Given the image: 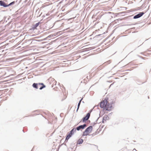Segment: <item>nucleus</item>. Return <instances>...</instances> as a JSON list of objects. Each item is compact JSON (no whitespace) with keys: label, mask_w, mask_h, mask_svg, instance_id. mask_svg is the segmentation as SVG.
<instances>
[{"label":"nucleus","mask_w":151,"mask_h":151,"mask_svg":"<svg viewBox=\"0 0 151 151\" xmlns=\"http://www.w3.org/2000/svg\"><path fill=\"white\" fill-rule=\"evenodd\" d=\"M93 129V127L92 126H90L88 127L86 129V135H88L92 132Z\"/></svg>","instance_id":"3"},{"label":"nucleus","mask_w":151,"mask_h":151,"mask_svg":"<svg viewBox=\"0 0 151 151\" xmlns=\"http://www.w3.org/2000/svg\"><path fill=\"white\" fill-rule=\"evenodd\" d=\"M82 103H84V101H82Z\"/></svg>","instance_id":"23"},{"label":"nucleus","mask_w":151,"mask_h":151,"mask_svg":"<svg viewBox=\"0 0 151 151\" xmlns=\"http://www.w3.org/2000/svg\"><path fill=\"white\" fill-rule=\"evenodd\" d=\"M83 142V140L81 139H79L77 142V145L82 144Z\"/></svg>","instance_id":"9"},{"label":"nucleus","mask_w":151,"mask_h":151,"mask_svg":"<svg viewBox=\"0 0 151 151\" xmlns=\"http://www.w3.org/2000/svg\"><path fill=\"white\" fill-rule=\"evenodd\" d=\"M0 6H3L4 7H8L7 4L5 3L3 1H0Z\"/></svg>","instance_id":"6"},{"label":"nucleus","mask_w":151,"mask_h":151,"mask_svg":"<svg viewBox=\"0 0 151 151\" xmlns=\"http://www.w3.org/2000/svg\"><path fill=\"white\" fill-rule=\"evenodd\" d=\"M85 128V123L83 125H80L78 127H76V128H75V132L76 130L79 131L81 129H83Z\"/></svg>","instance_id":"4"},{"label":"nucleus","mask_w":151,"mask_h":151,"mask_svg":"<svg viewBox=\"0 0 151 151\" xmlns=\"http://www.w3.org/2000/svg\"><path fill=\"white\" fill-rule=\"evenodd\" d=\"M91 111H90L86 115V120H88L89 118Z\"/></svg>","instance_id":"10"},{"label":"nucleus","mask_w":151,"mask_h":151,"mask_svg":"<svg viewBox=\"0 0 151 151\" xmlns=\"http://www.w3.org/2000/svg\"><path fill=\"white\" fill-rule=\"evenodd\" d=\"M46 87V86L45 85L42 86L39 88L40 90H41Z\"/></svg>","instance_id":"14"},{"label":"nucleus","mask_w":151,"mask_h":151,"mask_svg":"<svg viewBox=\"0 0 151 151\" xmlns=\"http://www.w3.org/2000/svg\"><path fill=\"white\" fill-rule=\"evenodd\" d=\"M144 13L143 12H140L139 14L135 15L134 17V19H135L140 17L144 14Z\"/></svg>","instance_id":"7"},{"label":"nucleus","mask_w":151,"mask_h":151,"mask_svg":"<svg viewBox=\"0 0 151 151\" xmlns=\"http://www.w3.org/2000/svg\"><path fill=\"white\" fill-rule=\"evenodd\" d=\"M109 118L107 115H105L103 117V122L104 123L107 120H109Z\"/></svg>","instance_id":"8"},{"label":"nucleus","mask_w":151,"mask_h":151,"mask_svg":"<svg viewBox=\"0 0 151 151\" xmlns=\"http://www.w3.org/2000/svg\"><path fill=\"white\" fill-rule=\"evenodd\" d=\"M75 132V128H73L67 133L66 135L65 142H67L68 140L72 137Z\"/></svg>","instance_id":"2"},{"label":"nucleus","mask_w":151,"mask_h":151,"mask_svg":"<svg viewBox=\"0 0 151 151\" xmlns=\"http://www.w3.org/2000/svg\"><path fill=\"white\" fill-rule=\"evenodd\" d=\"M83 136H85V131H83V134H82Z\"/></svg>","instance_id":"17"},{"label":"nucleus","mask_w":151,"mask_h":151,"mask_svg":"<svg viewBox=\"0 0 151 151\" xmlns=\"http://www.w3.org/2000/svg\"><path fill=\"white\" fill-rule=\"evenodd\" d=\"M78 70H84V68H82L80 69H79Z\"/></svg>","instance_id":"18"},{"label":"nucleus","mask_w":151,"mask_h":151,"mask_svg":"<svg viewBox=\"0 0 151 151\" xmlns=\"http://www.w3.org/2000/svg\"><path fill=\"white\" fill-rule=\"evenodd\" d=\"M33 87L36 89H38V84L37 83H34L32 85Z\"/></svg>","instance_id":"11"},{"label":"nucleus","mask_w":151,"mask_h":151,"mask_svg":"<svg viewBox=\"0 0 151 151\" xmlns=\"http://www.w3.org/2000/svg\"><path fill=\"white\" fill-rule=\"evenodd\" d=\"M85 79H83V83H84V82H84V81H85Z\"/></svg>","instance_id":"21"},{"label":"nucleus","mask_w":151,"mask_h":151,"mask_svg":"<svg viewBox=\"0 0 151 151\" xmlns=\"http://www.w3.org/2000/svg\"><path fill=\"white\" fill-rule=\"evenodd\" d=\"M83 52H81V53H83ZM82 54H83V55H84L85 54H83V53H82Z\"/></svg>","instance_id":"20"},{"label":"nucleus","mask_w":151,"mask_h":151,"mask_svg":"<svg viewBox=\"0 0 151 151\" xmlns=\"http://www.w3.org/2000/svg\"><path fill=\"white\" fill-rule=\"evenodd\" d=\"M100 106L101 108H103L106 110H111L112 108V104H109L107 101V99H106L100 102Z\"/></svg>","instance_id":"1"},{"label":"nucleus","mask_w":151,"mask_h":151,"mask_svg":"<svg viewBox=\"0 0 151 151\" xmlns=\"http://www.w3.org/2000/svg\"><path fill=\"white\" fill-rule=\"evenodd\" d=\"M82 120L83 122H85V116H83Z\"/></svg>","instance_id":"15"},{"label":"nucleus","mask_w":151,"mask_h":151,"mask_svg":"<svg viewBox=\"0 0 151 151\" xmlns=\"http://www.w3.org/2000/svg\"><path fill=\"white\" fill-rule=\"evenodd\" d=\"M23 132H24L23 130Z\"/></svg>","instance_id":"25"},{"label":"nucleus","mask_w":151,"mask_h":151,"mask_svg":"<svg viewBox=\"0 0 151 151\" xmlns=\"http://www.w3.org/2000/svg\"><path fill=\"white\" fill-rule=\"evenodd\" d=\"M83 97L80 100V101H79L78 104V106H77V110H76V111H77L79 109V106H80V104L81 103V101L83 99Z\"/></svg>","instance_id":"12"},{"label":"nucleus","mask_w":151,"mask_h":151,"mask_svg":"<svg viewBox=\"0 0 151 151\" xmlns=\"http://www.w3.org/2000/svg\"><path fill=\"white\" fill-rule=\"evenodd\" d=\"M37 41H42V40H36Z\"/></svg>","instance_id":"19"},{"label":"nucleus","mask_w":151,"mask_h":151,"mask_svg":"<svg viewBox=\"0 0 151 151\" xmlns=\"http://www.w3.org/2000/svg\"><path fill=\"white\" fill-rule=\"evenodd\" d=\"M85 10V9H83V12H84Z\"/></svg>","instance_id":"24"},{"label":"nucleus","mask_w":151,"mask_h":151,"mask_svg":"<svg viewBox=\"0 0 151 151\" xmlns=\"http://www.w3.org/2000/svg\"><path fill=\"white\" fill-rule=\"evenodd\" d=\"M87 48H86V51L87 50Z\"/></svg>","instance_id":"22"},{"label":"nucleus","mask_w":151,"mask_h":151,"mask_svg":"<svg viewBox=\"0 0 151 151\" xmlns=\"http://www.w3.org/2000/svg\"><path fill=\"white\" fill-rule=\"evenodd\" d=\"M41 23V22H39L36 23L34 25H33L32 27L30 29V30H34L35 29H37V27Z\"/></svg>","instance_id":"5"},{"label":"nucleus","mask_w":151,"mask_h":151,"mask_svg":"<svg viewBox=\"0 0 151 151\" xmlns=\"http://www.w3.org/2000/svg\"><path fill=\"white\" fill-rule=\"evenodd\" d=\"M81 83H82V81H81Z\"/></svg>","instance_id":"26"},{"label":"nucleus","mask_w":151,"mask_h":151,"mask_svg":"<svg viewBox=\"0 0 151 151\" xmlns=\"http://www.w3.org/2000/svg\"><path fill=\"white\" fill-rule=\"evenodd\" d=\"M37 83L38 84V85H41L42 86V85H44V84L42 83Z\"/></svg>","instance_id":"16"},{"label":"nucleus","mask_w":151,"mask_h":151,"mask_svg":"<svg viewBox=\"0 0 151 151\" xmlns=\"http://www.w3.org/2000/svg\"><path fill=\"white\" fill-rule=\"evenodd\" d=\"M17 2V1H13L11 3H10L9 4H7V5H8V7L12 6L14 4H15Z\"/></svg>","instance_id":"13"}]
</instances>
